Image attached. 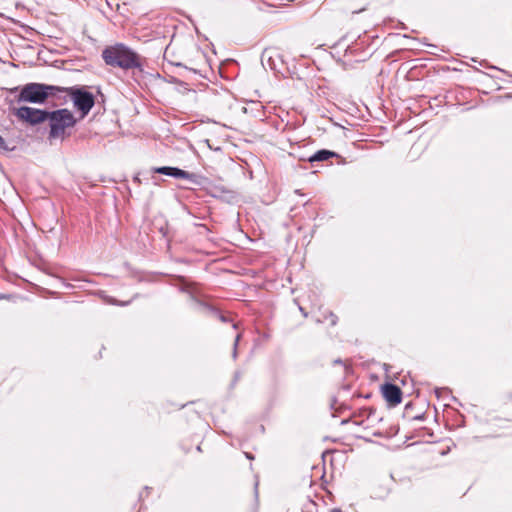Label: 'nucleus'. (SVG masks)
Listing matches in <instances>:
<instances>
[{
    "mask_svg": "<svg viewBox=\"0 0 512 512\" xmlns=\"http://www.w3.org/2000/svg\"><path fill=\"white\" fill-rule=\"evenodd\" d=\"M331 512H342L340 509H333Z\"/></svg>",
    "mask_w": 512,
    "mask_h": 512,
    "instance_id": "nucleus-12",
    "label": "nucleus"
},
{
    "mask_svg": "<svg viewBox=\"0 0 512 512\" xmlns=\"http://www.w3.org/2000/svg\"><path fill=\"white\" fill-rule=\"evenodd\" d=\"M154 172L156 173H159V174H164V175H167V176H171V177H174V178H181V179H193L194 178V175L187 172V171H184L182 169H179V168H176V167H157V168H154Z\"/></svg>",
    "mask_w": 512,
    "mask_h": 512,
    "instance_id": "nucleus-7",
    "label": "nucleus"
},
{
    "mask_svg": "<svg viewBox=\"0 0 512 512\" xmlns=\"http://www.w3.org/2000/svg\"><path fill=\"white\" fill-rule=\"evenodd\" d=\"M329 318H330V324L335 325L337 322V317L333 313H330Z\"/></svg>",
    "mask_w": 512,
    "mask_h": 512,
    "instance_id": "nucleus-10",
    "label": "nucleus"
},
{
    "mask_svg": "<svg viewBox=\"0 0 512 512\" xmlns=\"http://www.w3.org/2000/svg\"><path fill=\"white\" fill-rule=\"evenodd\" d=\"M63 89L57 86L41 83H28L19 89L17 102L43 104L50 97Z\"/></svg>",
    "mask_w": 512,
    "mask_h": 512,
    "instance_id": "nucleus-2",
    "label": "nucleus"
},
{
    "mask_svg": "<svg viewBox=\"0 0 512 512\" xmlns=\"http://www.w3.org/2000/svg\"><path fill=\"white\" fill-rule=\"evenodd\" d=\"M240 338H241V334H237L235 337L234 344H233V352H232L233 359L237 358V347H238Z\"/></svg>",
    "mask_w": 512,
    "mask_h": 512,
    "instance_id": "nucleus-9",
    "label": "nucleus"
},
{
    "mask_svg": "<svg viewBox=\"0 0 512 512\" xmlns=\"http://www.w3.org/2000/svg\"><path fill=\"white\" fill-rule=\"evenodd\" d=\"M381 394L389 407H395L402 401V391L399 386H381Z\"/></svg>",
    "mask_w": 512,
    "mask_h": 512,
    "instance_id": "nucleus-6",
    "label": "nucleus"
},
{
    "mask_svg": "<svg viewBox=\"0 0 512 512\" xmlns=\"http://www.w3.org/2000/svg\"><path fill=\"white\" fill-rule=\"evenodd\" d=\"M48 119L50 121L49 137L56 139L63 137L65 130L75 125L74 115L68 109H59L49 112Z\"/></svg>",
    "mask_w": 512,
    "mask_h": 512,
    "instance_id": "nucleus-3",
    "label": "nucleus"
},
{
    "mask_svg": "<svg viewBox=\"0 0 512 512\" xmlns=\"http://www.w3.org/2000/svg\"><path fill=\"white\" fill-rule=\"evenodd\" d=\"M102 57L107 65L113 67L132 69L141 66L139 55L123 44L106 47Z\"/></svg>",
    "mask_w": 512,
    "mask_h": 512,
    "instance_id": "nucleus-1",
    "label": "nucleus"
},
{
    "mask_svg": "<svg viewBox=\"0 0 512 512\" xmlns=\"http://www.w3.org/2000/svg\"><path fill=\"white\" fill-rule=\"evenodd\" d=\"M14 115L23 122H27L31 125H37L48 119L49 112L28 106H22L14 110Z\"/></svg>",
    "mask_w": 512,
    "mask_h": 512,
    "instance_id": "nucleus-5",
    "label": "nucleus"
},
{
    "mask_svg": "<svg viewBox=\"0 0 512 512\" xmlns=\"http://www.w3.org/2000/svg\"><path fill=\"white\" fill-rule=\"evenodd\" d=\"M0 149H7L5 140L0 136Z\"/></svg>",
    "mask_w": 512,
    "mask_h": 512,
    "instance_id": "nucleus-11",
    "label": "nucleus"
},
{
    "mask_svg": "<svg viewBox=\"0 0 512 512\" xmlns=\"http://www.w3.org/2000/svg\"><path fill=\"white\" fill-rule=\"evenodd\" d=\"M64 91V89L62 90ZM73 101L74 106L81 111L82 117L86 116L94 106V96L82 89H65Z\"/></svg>",
    "mask_w": 512,
    "mask_h": 512,
    "instance_id": "nucleus-4",
    "label": "nucleus"
},
{
    "mask_svg": "<svg viewBox=\"0 0 512 512\" xmlns=\"http://www.w3.org/2000/svg\"><path fill=\"white\" fill-rule=\"evenodd\" d=\"M336 156L335 152L329 151V150H320L309 157V162H316V161H326L331 157Z\"/></svg>",
    "mask_w": 512,
    "mask_h": 512,
    "instance_id": "nucleus-8",
    "label": "nucleus"
}]
</instances>
